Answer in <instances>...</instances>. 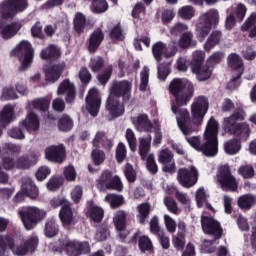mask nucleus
I'll list each match as a JSON object with an SVG mask.
<instances>
[{"instance_id":"obj_1","label":"nucleus","mask_w":256,"mask_h":256,"mask_svg":"<svg viewBox=\"0 0 256 256\" xmlns=\"http://www.w3.org/2000/svg\"><path fill=\"white\" fill-rule=\"evenodd\" d=\"M183 106L184 105H178L177 102H174L171 104V109L174 115H176L180 131L183 135L187 136L198 131L200 125L203 124V119H205V115H207V111H209V101L205 96L195 98L190 106L191 115L187 108H181Z\"/></svg>"},{"instance_id":"obj_2","label":"nucleus","mask_w":256,"mask_h":256,"mask_svg":"<svg viewBox=\"0 0 256 256\" xmlns=\"http://www.w3.org/2000/svg\"><path fill=\"white\" fill-rule=\"evenodd\" d=\"M27 7V0H8L0 5V35L2 39H11V37H15L17 32L20 31L21 27H23L19 22L5 24L4 19L15 17L17 13L25 11Z\"/></svg>"},{"instance_id":"obj_3","label":"nucleus","mask_w":256,"mask_h":256,"mask_svg":"<svg viewBox=\"0 0 256 256\" xmlns=\"http://www.w3.org/2000/svg\"><path fill=\"white\" fill-rule=\"evenodd\" d=\"M218 133L219 122H217L215 118L211 117L204 132V144L201 145V137L199 136L186 137V141L191 147H193V149L201 151V153L206 155V157H215L219 151V141L217 140Z\"/></svg>"},{"instance_id":"obj_4","label":"nucleus","mask_w":256,"mask_h":256,"mask_svg":"<svg viewBox=\"0 0 256 256\" xmlns=\"http://www.w3.org/2000/svg\"><path fill=\"white\" fill-rule=\"evenodd\" d=\"M245 117L247 114L243 110H237L230 117L224 118L223 120V128L225 131H228L231 135H235L242 139V141H247L249 139V133H251V129L249 128V124L237 123V121H245Z\"/></svg>"},{"instance_id":"obj_5","label":"nucleus","mask_w":256,"mask_h":256,"mask_svg":"<svg viewBox=\"0 0 256 256\" xmlns=\"http://www.w3.org/2000/svg\"><path fill=\"white\" fill-rule=\"evenodd\" d=\"M170 95H173L175 103L178 105H187L193 99L195 88L193 83L185 78L173 79L168 87Z\"/></svg>"},{"instance_id":"obj_6","label":"nucleus","mask_w":256,"mask_h":256,"mask_svg":"<svg viewBox=\"0 0 256 256\" xmlns=\"http://www.w3.org/2000/svg\"><path fill=\"white\" fill-rule=\"evenodd\" d=\"M49 248L58 253L64 251L68 256H81L91 253V246L86 241L63 239L56 242V245L50 244Z\"/></svg>"},{"instance_id":"obj_7","label":"nucleus","mask_w":256,"mask_h":256,"mask_svg":"<svg viewBox=\"0 0 256 256\" xmlns=\"http://www.w3.org/2000/svg\"><path fill=\"white\" fill-rule=\"evenodd\" d=\"M19 215L25 229L31 231V229H35L37 224L47 217V211L37 206H27L19 210Z\"/></svg>"},{"instance_id":"obj_8","label":"nucleus","mask_w":256,"mask_h":256,"mask_svg":"<svg viewBox=\"0 0 256 256\" xmlns=\"http://www.w3.org/2000/svg\"><path fill=\"white\" fill-rule=\"evenodd\" d=\"M219 23V11L217 9H210L199 17V23L196 26V31L199 37L205 39L213 26Z\"/></svg>"},{"instance_id":"obj_9","label":"nucleus","mask_w":256,"mask_h":256,"mask_svg":"<svg viewBox=\"0 0 256 256\" xmlns=\"http://www.w3.org/2000/svg\"><path fill=\"white\" fill-rule=\"evenodd\" d=\"M13 55H16L21 63L20 71H25L33 61V48L31 47V43L23 40L14 48Z\"/></svg>"},{"instance_id":"obj_10","label":"nucleus","mask_w":256,"mask_h":256,"mask_svg":"<svg viewBox=\"0 0 256 256\" xmlns=\"http://www.w3.org/2000/svg\"><path fill=\"white\" fill-rule=\"evenodd\" d=\"M177 179L182 187L187 189L193 187L199 179V171L195 166H190L189 168H180L178 170Z\"/></svg>"},{"instance_id":"obj_11","label":"nucleus","mask_w":256,"mask_h":256,"mask_svg":"<svg viewBox=\"0 0 256 256\" xmlns=\"http://www.w3.org/2000/svg\"><path fill=\"white\" fill-rule=\"evenodd\" d=\"M217 180L219 181L223 191H237V180L231 175L229 166H223L220 168Z\"/></svg>"},{"instance_id":"obj_12","label":"nucleus","mask_w":256,"mask_h":256,"mask_svg":"<svg viewBox=\"0 0 256 256\" xmlns=\"http://www.w3.org/2000/svg\"><path fill=\"white\" fill-rule=\"evenodd\" d=\"M228 65L232 69H235L236 74H237V77L232 79L228 83V88L229 89H237V87H239V85H241V80L239 79V77H241V75H243V60H241V57H239V55H237V54H230L228 56Z\"/></svg>"},{"instance_id":"obj_13","label":"nucleus","mask_w":256,"mask_h":256,"mask_svg":"<svg viewBox=\"0 0 256 256\" xmlns=\"http://www.w3.org/2000/svg\"><path fill=\"white\" fill-rule=\"evenodd\" d=\"M133 89V83L128 80L114 81L110 87V94L121 99H129L131 97V91Z\"/></svg>"},{"instance_id":"obj_14","label":"nucleus","mask_w":256,"mask_h":256,"mask_svg":"<svg viewBox=\"0 0 256 256\" xmlns=\"http://www.w3.org/2000/svg\"><path fill=\"white\" fill-rule=\"evenodd\" d=\"M87 110L92 117H97L101 107V95L97 88H91L86 96Z\"/></svg>"},{"instance_id":"obj_15","label":"nucleus","mask_w":256,"mask_h":256,"mask_svg":"<svg viewBox=\"0 0 256 256\" xmlns=\"http://www.w3.org/2000/svg\"><path fill=\"white\" fill-rule=\"evenodd\" d=\"M201 225L206 235H213L216 239H219L221 237V233H223L221 224L212 217L202 216Z\"/></svg>"},{"instance_id":"obj_16","label":"nucleus","mask_w":256,"mask_h":256,"mask_svg":"<svg viewBox=\"0 0 256 256\" xmlns=\"http://www.w3.org/2000/svg\"><path fill=\"white\" fill-rule=\"evenodd\" d=\"M106 109L109 112V115L113 117V119L117 117H121L123 113H125V106H123V102H121V98L109 94L106 100Z\"/></svg>"},{"instance_id":"obj_17","label":"nucleus","mask_w":256,"mask_h":256,"mask_svg":"<svg viewBox=\"0 0 256 256\" xmlns=\"http://www.w3.org/2000/svg\"><path fill=\"white\" fill-rule=\"evenodd\" d=\"M57 95H65L66 103H75V95H77L75 84L69 79L63 80L57 88Z\"/></svg>"},{"instance_id":"obj_18","label":"nucleus","mask_w":256,"mask_h":256,"mask_svg":"<svg viewBox=\"0 0 256 256\" xmlns=\"http://www.w3.org/2000/svg\"><path fill=\"white\" fill-rule=\"evenodd\" d=\"M158 162L166 173H175V159H173V152L168 148L159 151Z\"/></svg>"},{"instance_id":"obj_19","label":"nucleus","mask_w":256,"mask_h":256,"mask_svg":"<svg viewBox=\"0 0 256 256\" xmlns=\"http://www.w3.org/2000/svg\"><path fill=\"white\" fill-rule=\"evenodd\" d=\"M45 156L48 161L53 163H63L65 159V146L62 144L50 145L45 149Z\"/></svg>"},{"instance_id":"obj_20","label":"nucleus","mask_w":256,"mask_h":256,"mask_svg":"<svg viewBox=\"0 0 256 256\" xmlns=\"http://www.w3.org/2000/svg\"><path fill=\"white\" fill-rule=\"evenodd\" d=\"M131 122L134 125L136 131H139L140 133H143V131H151V129H153V124H151L147 114L131 117Z\"/></svg>"},{"instance_id":"obj_21","label":"nucleus","mask_w":256,"mask_h":256,"mask_svg":"<svg viewBox=\"0 0 256 256\" xmlns=\"http://www.w3.org/2000/svg\"><path fill=\"white\" fill-rule=\"evenodd\" d=\"M63 69H65L64 62L47 68L45 70L47 83H55V81H59V78L63 73Z\"/></svg>"},{"instance_id":"obj_22","label":"nucleus","mask_w":256,"mask_h":256,"mask_svg":"<svg viewBox=\"0 0 256 256\" xmlns=\"http://www.w3.org/2000/svg\"><path fill=\"white\" fill-rule=\"evenodd\" d=\"M15 119V106L8 104L0 112V127L5 129Z\"/></svg>"},{"instance_id":"obj_23","label":"nucleus","mask_w":256,"mask_h":256,"mask_svg":"<svg viewBox=\"0 0 256 256\" xmlns=\"http://www.w3.org/2000/svg\"><path fill=\"white\" fill-rule=\"evenodd\" d=\"M60 221L63 227H69L75 223V216L73 215V210H71V205L62 206L59 212Z\"/></svg>"},{"instance_id":"obj_24","label":"nucleus","mask_w":256,"mask_h":256,"mask_svg":"<svg viewBox=\"0 0 256 256\" xmlns=\"http://www.w3.org/2000/svg\"><path fill=\"white\" fill-rule=\"evenodd\" d=\"M103 39H105V35H103V31H101V29H96L90 35L88 51L90 53H95L97 49H99V45L103 43Z\"/></svg>"},{"instance_id":"obj_25","label":"nucleus","mask_w":256,"mask_h":256,"mask_svg":"<svg viewBox=\"0 0 256 256\" xmlns=\"http://www.w3.org/2000/svg\"><path fill=\"white\" fill-rule=\"evenodd\" d=\"M22 127L27 129L28 133H33V131H37L39 129V118L33 112L27 114L26 118L20 124Z\"/></svg>"},{"instance_id":"obj_26","label":"nucleus","mask_w":256,"mask_h":256,"mask_svg":"<svg viewBox=\"0 0 256 256\" xmlns=\"http://www.w3.org/2000/svg\"><path fill=\"white\" fill-rule=\"evenodd\" d=\"M21 191L26 195V197H29L30 199H37L39 196V189H37V186L30 178L25 179L22 184Z\"/></svg>"},{"instance_id":"obj_27","label":"nucleus","mask_w":256,"mask_h":256,"mask_svg":"<svg viewBox=\"0 0 256 256\" xmlns=\"http://www.w3.org/2000/svg\"><path fill=\"white\" fill-rule=\"evenodd\" d=\"M237 205L239 209L249 211V209L256 205V196L252 194H244L238 198Z\"/></svg>"},{"instance_id":"obj_28","label":"nucleus","mask_w":256,"mask_h":256,"mask_svg":"<svg viewBox=\"0 0 256 256\" xmlns=\"http://www.w3.org/2000/svg\"><path fill=\"white\" fill-rule=\"evenodd\" d=\"M192 73L196 75L198 81H207V79L211 78L213 71L209 66L201 64L192 67Z\"/></svg>"},{"instance_id":"obj_29","label":"nucleus","mask_w":256,"mask_h":256,"mask_svg":"<svg viewBox=\"0 0 256 256\" xmlns=\"http://www.w3.org/2000/svg\"><path fill=\"white\" fill-rule=\"evenodd\" d=\"M37 159H39V154H31L30 156L20 157L15 164L17 169H29L31 165H35L37 163Z\"/></svg>"},{"instance_id":"obj_30","label":"nucleus","mask_w":256,"mask_h":256,"mask_svg":"<svg viewBox=\"0 0 256 256\" xmlns=\"http://www.w3.org/2000/svg\"><path fill=\"white\" fill-rule=\"evenodd\" d=\"M195 199L198 207H205L206 209L215 212L213 206L207 202V193L205 192V188L201 187L196 191Z\"/></svg>"},{"instance_id":"obj_31","label":"nucleus","mask_w":256,"mask_h":256,"mask_svg":"<svg viewBox=\"0 0 256 256\" xmlns=\"http://www.w3.org/2000/svg\"><path fill=\"white\" fill-rule=\"evenodd\" d=\"M151 135L139 138V155L142 159H147L151 149Z\"/></svg>"},{"instance_id":"obj_32","label":"nucleus","mask_w":256,"mask_h":256,"mask_svg":"<svg viewBox=\"0 0 256 256\" xmlns=\"http://www.w3.org/2000/svg\"><path fill=\"white\" fill-rule=\"evenodd\" d=\"M115 229L123 230L127 227V212L124 210L117 211L113 216Z\"/></svg>"},{"instance_id":"obj_33","label":"nucleus","mask_w":256,"mask_h":256,"mask_svg":"<svg viewBox=\"0 0 256 256\" xmlns=\"http://www.w3.org/2000/svg\"><path fill=\"white\" fill-rule=\"evenodd\" d=\"M256 12L252 13L250 17L242 25V31H250L249 37L253 38L256 37ZM255 25V26H254ZM254 26V27H253Z\"/></svg>"},{"instance_id":"obj_34","label":"nucleus","mask_w":256,"mask_h":256,"mask_svg":"<svg viewBox=\"0 0 256 256\" xmlns=\"http://www.w3.org/2000/svg\"><path fill=\"white\" fill-rule=\"evenodd\" d=\"M41 59H55L61 57V49L55 45H50L40 53Z\"/></svg>"},{"instance_id":"obj_35","label":"nucleus","mask_w":256,"mask_h":256,"mask_svg":"<svg viewBox=\"0 0 256 256\" xmlns=\"http://www.w3.org/2000/svg\"><path fill=\"white\" fill-rule=\"evenodd\" d=\"M59 233V225L53 218H48L45 223L44 234L47 237H55Z\"/></svg>"},{"instance_id":"obj_36","label":"nucleus","mask_w":256,"mask_h":256,"mask_svg":"<svg viewBox=\"0 0 256 256\" xmlns=\"http://www.w3.org/2000/svg\"><path fill=\"white\" fill-rule=\"evenodd\" d=\"M219 41H221V32L213 31L204 44L205 51H211L213 47L219 45Z\"/></svg>"},{"instance_id":"obj_37","label":"nucleus","mask_w":256,"mask_h":256,"mask_svg":"<svg viewBox=\"0 0 256 256\" xmlns=\"http://www.w3.org/2000/svg\"><path fill=\"white\" fill-rule=\"evenodd\" d=\"M137 211H138L137 219L139 223L143 225L147 217H149V213H151V204L149 203L139 204L137 206Z\"/></svg>"},{"instance_id":"obj_38","label":"nucleus","mask_w":256,"mask_h":256,"mask_svg":"<svg viewBox=\"0 0 256 256\" xmlns=\"http://www.w3.org/2000/svg\"><path fill=\"white\" fill-rule=\"evenodd\" d=\"M224 150L227 155H237L241 151V143L237 139L229 140L224 144Z\"/></svg>"},{"instance_id":"obj_39","label":"nucleus","mask_w":256,"mask_h":256,"mask_svg":"<svg viewBox=\"0 0 256 256\" xmlns=\"http://www.w3.org/2000/svg\"><path fill=\"white\" fill-rule=\"evenodd\" d=\"M88 215L92 221H95L96 223H99V221H102L103 219V208L99 206H95V204H91L88 209Z\"/></svg>"},{"instance_id":"obj_40","label":"nucleus","mask_w":256,"mask_h":256,"mask_svg":"<svg viewBox=\"0 0 256 256\" xmlns=\"http://www.w3.org/2000/svg\"><path fill=\"white\" fill-rule=\"evenodd\" d=\"M113 179V175L110 171H104L100 175L99 179L97 180V187L98 189H109V185H111V180Z\"/></svg>"},{"instance_id":"obj_41","label":"nucleus","mask_w":256,"mask_h":256,"mask_svg":"<svg viewBox=\"0 0 256 256\" xmlns=\"http://www.w3.org/2000/svg\"><path fill=\"white\" fill-rule=\"evenodd\" d=\"M179 47L181 49H187L190 45H197V41H193V33L192 32H186L183 33L182 36L180 37V40L178 42Z\"/></svg>"},{"instance_id":"obj_42","label":"nucleus","mask_w":256,"mask_h":256,"mask_svg":"<svg viewBox=\"0 0 256 256\" xmlns=\"http://www.w3.org/2000/svg\"><path fill=\"white\" fill-rule=\"evenodd\" d=\"M85 27H87V19H85V15L78 12L74 18V29L77 33H83Z\"/></svg>"},{"instance_id":"obj_43","label":"nucleus","mask_w":256,"mask_h":256,"mask_svg":"<svg viewBox=\"0 0 256 256\" xmlns=\"http://www.w3.org/2000/svg\"><path fill=\"white\" fill-rule=\"evenodd\" d=\"M104 200L110 204L111 209H117V207H121L125 203L123 196H117L115 194H108Z\"/></svg>"},{"instance_id":"obj_44","label":"nucleus","mask_w":256,"mask_h":256,"mask_svg":"<svg viewBox=\"0 0 256 256\" xmlns=\"http://www.w3.org/2000/svg\"><path fill=\"white\" fill-rule=\"evenodd\" d=\"M167 50V45H165L163 42H157L152 46V53L154 56V59L156 61H161V57L165 55V51Z\"/></svg>"},{"instance_id":"obj_45","label":"nucleus","mask_w":256,"mask_h":256,"mask_svg":"<svg viewBox=\"0 0 256 256\" xmlns=\"http://www.w3.org/2000/svg\"><path fill=\"white\" fill-rule=\"evenodd\" d=\"M149 86V67L144 66L142 71L140 72V91H147V87Z\"/></svg>"},{"instance_id":"obj_46","label":"nucleus","mask_w":256,"mask_h":256,"mask_svg":"<svg viewBox=\"0 0 256 256\" xmlns=\"http://www.w3.org/2000/svg\"><path fill=\"white\" fill-rule=\"evenodd\" d=\"M172 245L177 251H183L185 248V234L178 232L177 235L173 236Z\"/></svg>"},{"instance_id":"obj_47","label":"nucleus","mask_w":256,"mask_h":256,"mask_svg":"<svg viewBox=\"0 0 256 256\" xmlns=\"http://www.w3.org/2000/svg\"><path fill=\"white\" fill-rule=\"evenodd\" d=\"M60 131H71L73 129V120L68 115H64L58 122Z\"/></svg>"},{"instance_id":"obj_48","label":"nucleus","mask_w":256,"mask_h":256,"mask_svg":"<svg viewBox=\"0 0 256 256\" xmlns=\"http://www.w3.org/2000/svg\"><path fill=\"white\" fill-rule=\"evenodd\" d=\"M125 137L131 151H137V138L135 137V132L131 128H128Z\"/></svg>"},{"instance_id":"obj_49","label":"nucleus","mask_w":256,"mask_h":256,"mask_svg":"<svg viewBox=\"0 0 256 256\" xmlns=\"http://www.w3.org/2000/svg\"><path fill=\"white\" fill-rule=\"evenodd\" d=\"M178 15L181 19L189 20L195 17V9L191 6H183L178 10Z\"/></svg>"},{"instance_id":"obj_50","label":"nucleus","mask_w":256,"mask_h":256,"mask_svg":"<svg viewBox=\"0 0 256 256\" xmlns=\"http://www.w3.org/2000/svg\"><path fill=\"white\" fill-rule=\"evenodd\" d=\"M239 175L244 179H253L255 177V169L251 165H244L238 169Z\"/></svg>"},{"instance_id":"obj_51","label":"nucleus","mask_w":256,"mask_h":256,"mask_svg":"<svg viewBox=\"0 0 256 256\" xmlns=\"http://www.w3.org/2000/svg\"><path fill=\"white\" fill-rule=\"evenodd\" d=\"M138 245L140 251H151L153 249V242L145 235L139 237Z\"/></svg>"},{"instance_id":"obj_52","label":"nucleus","mask_w":256,"mask_h":256,"mask_svg":"<svg viewBox=\"0 0 256 256\" xmlns=\"http://www.w3.org/2000/svg\"><path fill=\"white\" fill-rule=\"evenodd\" d=\"M109 9V4L105 0H97L92 2V11L93 13H105Z\"/></svg>"},{"instance_id":"obj_53","label":"nucleus","mask_w":256,"mask_h":256,"mask_svg":"<svg viewBox=\"0 0 256 256\" xmlns=\"http://www.w3.org/2000/svg\"><path fill=\"white\" fill-rule=\"evenodd\" d=\"M232 15L236 18V21H242L247 15V7L244 4H237Z\"/></svg>"},{"instance_id":"obj_54","label":"nucleus","mask_w":256,"mask_h":256,"mask_svg":"<svg viewBox=\"0 0 256 256\" xmlns=\"http://www.w3.org/2000/svg\"><path fill=\"white\" fill-rule=\"evenodd\" d=\"M203 61H205V52L201 50H196L192 53V66L197 67L199 65H203Z\"/></svg>"},{"instance_id":"obj_55","label":"nucleus","mask_w":256,"mask_h":256,"mask_svg":"<svg viewBox=\"0 0 256 256\" xmlns=\"http://www.w3.org/2000/svg\"><path fill=\"white\" fill-rule=\"evenodd\" d=\"M110 233H109V227H107L106 225H101L94 236V239L96 241H105V239H107V237H109Z\"/></svg>"},{"instance_id":"obj_56","label":"nucleus","mask_w":256,"mask_h":256,"mask_svg":"<svg viewBox=\"0 0 256 256\" xmlns=\"http://www.w3.org/2000/svg\"><path fill=\"white\" fill-rule=\"evenodd\" d=\"M164 205L173 215H177L179 213V207L177 206V202L173 198L165 197Z\"/></svg>"},{"instance_id":"obj_57","label":"nucleus","mask_w":256,"mask_h":256,"mask_svg":"<svg viewBox=\"0 0 256 256\" xmlns=\"http://www.w3.org/2000/svg\"><path fill=\"white\" fill-rule=\"evenodd\" d=\"M164 225L168 233H175L177 231V222L169 214L164 215Z\"/></svg>"},{"instance_id":"obj_58","label":"nucleus","mask_w":256,"mask_h":256,"mask_svg":"<svg viewBox=\"0 0 256 256\" xmlns=\"http://www.w3.org/2000/svg\"><path fill=\"white\" fill-rule=\"evenodd\" d=\"M50 102L46 98L36 99L32 102V107L38 109L39 111H47L49 109Z\"/></svg>"},{"instance_id":"obj_59","label":"nucleus","mask_w":256,"mask_h":256,"mask_svg":"<svg viewBox=\"0 0 256 256\" xmlns=\"http://www.w3.org/2000/svg\"><path fill=\"white\" fill-rule=\"evenodd\" d=\"M146 167L152 174H155L157 171H159V167H157V162H155V156L153 154H150L148 157H146Z\"/></svg>"},{"instance_id":"obj_60","label":"nucleus","mask_w":256,"mask_h":256,"mask_svg":"<svg viewBox=\"0 0 256 256\" xmlns=\"http://www.w3.org/2000/svg\"><path fill=\"white\" fill-rule=\"evenodd\" d=\"M11 99H17V93L13 90V87L4 88L1 95V101H11Z\"/></svg>"},{"instance_id":"obj_61","label":"nucleus","mask_w":256,"mask_h":256,"mask_svg":"<svg viewBox=\"0 0 256 256\" xmlns=\"http://www.w3.org/2000/svg\"><path fill=\"white\" fill-rule=\"evenodd\" d=\"M170 65L171 63L158 65V77L162 81H165V79H167L169 76V73H171V69L169 68Z\"/></svg>"},{"instance_id":"obj_62","label":"nucleus","mask_w":256,"mask_h":256,"mask_svg":"<svg viewBox=\"0 0 256 256\" xmlns=\"http://www.w3.org/2000/svg\"><path fill=\"white\" fill-rule=\"evenodd\" d=\"M89 67L93 73H97V71H100L101 67H103V58L99 56L92 58Z\"/></svg>"},{"instance_id":"obj_63","label":"nucleus","mask_w":256,"mask_h":256,"mask_svg":"<svg viewBox=\"0 0 256 256\" xmlns=\"http://www.w3.org/2000/svg\"><path fill=\"white\" fill-rule=\"evenodd\" d=\"M92 160L94 165H101L105 161V153L101 150L94 149L92 151Z\"/></svg>"},{"instance_id":"obj_64","label":"nucleus","mask_w":256,"mask_h":256,"mask_svg":"<svg viewBox=\"0 0 256 256\" xmlns=\"http://www.w3.org/2000/svg\"><path fill=\"white\" fill-rule=\"evenodd\" d=\"M64 177L66 181H75L77 179V171H75V167L67 166L64 168Z\"/></svg>"}]
</instances>
